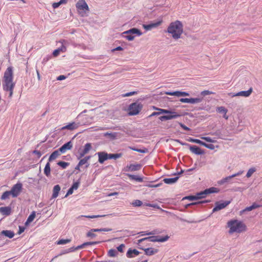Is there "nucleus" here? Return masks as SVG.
I'll use <instances>...</instances> for the list:
<instances>
[{"mask_svg": "<svg viewBox=\"0 0 262 262\" xmlns=\"http://www.w3.org/2000/svg\"><path fill=\"white\" fill-rule=\"evenodd\" d=\"M1 235H3L6 237H8L10 238H11L14 237V233L13 231L11 230H3L1 232Z\"/></svg>", "mask_w": 262, "mask_h": 262, "instance_id": "nucleus-30", "label": "nucleus"}, {"mask_svg": "<svg viewBox=\"0 0 262 262\" xmlns=\"http://www.w3.org/2000/svg\"><path fill=\"white\" fill-rule=\"evenodd\" d=\"M91 156H86L84 158L81 159L79 162V166H82L84 164H85V168H88L89 166V164L88 163V161L90 159Z\"/></svg>", "mask_w": 262, "mask_h": 262, "instance_id": "nucleus-27", "label": "nucleus"}, {"mask_svg": "<svg viewBox=\"0 0 262 262\" xmlns=\"http://www.w3.org/2000/svg\"><path fill=\"white\" fill-rule=\"evenodd\" d=\"M210 202V200H204V201H198L194 203H192L190 204H186L185 205V208H187L189 207H192L194 209H195V207L198 206V205H201L202 204L207 203H209Z\"/></svg>", "mask_w": 262, "mask_h": 262, "instance_id": "nucleus-20", "label": "nucleus"}, {"mask_svg": "<svg viewBox=\"0 0 262 262\" xmlns=\"http://www.w3.org/2000/svg\"><path fill=\"white\" fill-rule=\"evenodd\" d=\"M190 150L197 155H201L204 154V151L199 147L195 145H189Z\"/></svg>", "mask_w": 262, "mask_h": 262, "instance_id": "nucleus-16", "label": "nucleus"}, {"mask_svg": "<svg viewBox=\"0 0 262 262\" xmlns=\"http://www.w3.org/2000/svg\"><path fill=\"white\" fill-rule=\"evenodd\" d=\"M60 51L58 49H56V50H55L53 52V55L54 56V57H56L59 54V53H60Z\"/></svg>", "mask_w": 262, "mask_h": 262, "instance_id": "nucleus-64", "label": "nucleus"}, {"mask_svg": "<svg viewBox=\"0 0 262 262\" xmlns=\"http://www.w3.org/2000/svg\"><path fill=\"white\" fill-rule=\"evenodd\" d=\"M131 204L134 207H140L143 205V203L140 200H135L132 202Z\"/></svg>", "mask_w": 262, "mask_h": 262, "instance_id": "nucleus-36", "label": "nucleus"}, {"mask_svg": "<svg viewBox=\"0 0 262 262\" xmlns=\"http://www.w3.org/2000/svg\"><path fill=\"white\" fill-rule=\"evenodd\" d=\"M86 235L88 237H95L96 236V234L94 233L93 231H91V230L90 231L88 232Z\"/></svg>", "mask_w": 262, "mask_h": 262, "instance_id": "nucleus-60", "label": "nucleus"}, {"mask_svg": "<svg viewBox=\"0 0 262 262\" xmlns=\"http://www.w3.org/2000/svg\"><path fill=\"white\" fill-rule=\"evenodd\" d=\"M15 83H5L3 85V89L5 91H9V97H12L13 94V89L15 86Z\"/></svg>", "mask_w": 262, "mask_h": 262, "instance_id": "nucleus-15", "label": "nucleus"}, {"mask_svg": "<svg viewBox=\"0 0 262 262\" xmlns=\"http://www.w3.org/2000/svg\"><path fill=\"white\" fill-rule=\"evenodd\" d=\"M76 9L79 14L84 16L86 12L89 11V8L85 0H79L76 4Z\"/></svg>", "mask_w": 262, "mask_h": 262, "instance_id": "nucleus-3", "label": "nucleus"}, {"mask_svg": "<svg viewBox=\"0 0 262 262\" xmlns=\"http://www.w3.org/2000/svg\"><path fill=\"white\" fill-rule=\"evenodd\" d=\"M80 180L79 179L77 182H74L73 185H72L71 187L74 189V190H76L78 189L79 186V184H80Z\"/></svg>", "mask_w": 262, "mask_h": 262, "instance_id": "nucleus-47", "label": "nucleus"}, {"mask_svg": "<svg viewBox=\"0 0 262 262\" xmlns=\"http://www.w3.org/2000/svg\"><path fill=\"white\" fill-rule=\"evenodd\" d=\"M255 171V168H250L246 174V177L247 178H250Z\"/></svg>", "mask_w": 262, "mask_h": 262, "instance_id": "nucleus-44", "label": "nucleus"}, {"mask_svg": "<svg viewBox=\"0 0 262 262\" xmlns=\"http://www.w3.org/2000/svg\"><path fill=\"white\" fill-rule=\"evenodd\" d=\"M216 111L219 113L227 114L228 110L224 106L218 107Z\"/></svg>", "mask_w": 262, "mask_h": 262, "instance_id": "nucleus-39", "label": "nucleus"}, {"mask_svg": "<svg viewBox=\"0 0 262 262\" xmlns=\"http://www.w3.org/2000/svg\"><path fill=\"white\" fill-rule=\"evenodd\" d=\"M169 236L168 235H166L163 237H161L158 235L151 236H149V237H145V238H143L139 239L138 241L137 244H139L144 241H149L152 242H164L167 241L169 239Z\"/></svg>", "mask_w": 262, "mask_h": 262, "instance_id": "nucleus-5", "label": "nucleus"}, {"mask_svg": "<svg viewBox=\"0 0 262 262\" xmlns=\"http://www.w3.org/2000/svg\"><path fill=\"white\" fill-rule=\"evenodd\" d=\"M59 42L62 44V45L60 48L58 49H59L60 52H65L67 51V48L63 44L66 43L67 41L64 39H62L60 40Z\"/></svg>", "mask_w": 262, "mask_h": 262, "instance_id": "nucleus-33", "label": "nucleus"}, {"mask_svg": "<svg viewBox=\"0 0 262 262\" xmlns=\"http://www.w3.org/2000/svg\"><path fill=\"white\" fill-rule=\"evenodd\" d=\"M167 32L171 35L172 37L175 39L181 38L183 32V26L179 20H176L170 24L167 28Z\"/></svg>", "mask_w": 262, "mask_h": 262, "instance_id": "nucleus-1", "label": "nucleus"}, {"mask_svg": "<svg viewBox=\"0 0 262 262\" xmlns=\"http://www.w3.org/2000/svg\"><path fill=\"white\" fill-rule=\"evenodd\" d=\"M33 153L34 154L36 155L38 158H40L41 157V156L42 155L41 152L40 151H39V150H34L33 151Z\"/></svg>", "mask_w": 262, "mask_h": 262, "instance_id": "nucleus-61", "label": "nucleus"}, {"mask_svg": "<svg viewBox=\"0 0 262 262\" xmlns=\"http://www.w3.org/2000/svg\"><path fill=\"white\" fill-rule=\"evenodd\" d=\"M230 201H217L215 203V207L212 210V212H215L226 207L230 203Z\"/></svg>", "mask_w": 262, "mask_h": 262, "instance_id": "nucleus-9", "label": "nucleus"}, {"mask_svg": "<svg viewBox=\"0 0 262 262\" xmlns=\"http://www.w3.org/2000/svg\"><path fill=\"white\" fill-rule=\"evenodd\" d=\"M158 112V113H159L160 115V114H168L170 113V110L159 108Z\"/></svg>", "mask_w": 262, "mask_h": 262, "instance_id": "nucleus-50", "label": "nucleus"}, {"mask_svg": "<svg viewBox=\"0 0 262 262\" xmlns=\"http://www.w3.org/2000/svg\"><path fill=\"white\" fill-rule=\"evenodd\" d=\"M12 209L10 206L0 207V213L5 216H8L11 214Z\"/></svg>", "mask_w": 262, "mask_h": 262, "instance_id": "nucleus-18", "label": "nucleus"}, {"mask_svg": "<svg viewBox=\"0 0 262 262\" xmlns=\"http://www.w3.org/2000/svg\"><path fill=\"white\" fill-rule=\"evenodd\" d=\"M185 199H187L190 201L197 200L196 196H195V195H189V196H185L183 198L182 200H184Z\"/></svg>", "mask_w": 262, "mask_h": 262, "instance_id": "nucleus-51", "label": "nucleus"}, {"mask_svg": "<svg viewBox=\"0 0 262 262\" xmlns=\"http://www.w3.org/2000/svg\"><path fill=\"white\" fill-rule=\"evenodd\" d=\"M97 155L98 156V162L102 164L107 160V153L104 151L98 152Z\"/></svg>", "mask_w": 262, "mask_h": 262, "instance_id": "nucleus-19", "label": "nucleus"}, {"mask_svg": "<svg viewBox=\"0 0 262 262\" xmlns=\"http://www.w3.org/2000/svg\"><path fill=\"white\" fill-rule=\"evenodd\" d=\"M13 68L8 67L4 73V80L5 82H12L13 80Z\"/></svg>", "mask_w": 262, "mask_h": 262, "instance_id": "nucleus-11", "label": "nucleus"}, {"mask_svg": "<svg viewBox=\"0 0 262 262\" xmlns=\"http://www.w3.org/2000/svg\"><path fill=\"white\" fill-rule=\"evenodd\" d=\"M214 94V93H213V92H212L211 91H209L208 90H206V91H202L201 93V95L202 96H205L206 95H210V94Z\"/></svg>", "mask_w": 262, "mask_h": 262, "instance_id": "nucleus-52", "label": "nucleus"}, {"mask_svg": "<svg viewBox=\"0 0 262 262\" xmlns=\"http://www.w3.org/2000/svg\"><path fill=\"white\" fill-rule=\"evenodd\" d=\"M92 148V145L91 143H88L85 144L84 149L79 152V155L77 156V158L78 159H80L82 158L84 156L88 154L89 151Z\"/></svg>", "mask_w": 262, "mask_h": 262, "instance_id": "nucleus-14", "label": "nucleus"}, {"mask_svg": "<svg viewBox=\"0 0 262 262\" xmlns=\"http://www.w3.org/2000/svg\"><path fill=\"white\" fill-rule=\"evenodd\" d=\"M179 177H176L171 178H165L163 181L167 184H172L175 183L179 179Z\"/></svg>", "mask_w": 262, "mask_h": 262, "instance_id": "nucleus-29", "label": "nucleus"}, {"mask_svg": "<svg viewBox=\"0 0 262 262\" xmlns=\"http://www.w3.org/2000/svg\"><path fill=\"white\" fill-rule=\"evenodd\" d=\"M125 247V245L123 244H121L117 247V250L120 252H123V248Z\"/></svg>", "mask_w": 262, "mask_h": 262, "instance_id": "nucleus-58", "label": "nucleus"}, {"mask_svg": "<svg viewBox=\"0 0 262 262\" xmlns=\"http://www.w3.org/2000/svg\"><path fill=\"white\" fill-rule=\"evenodd\" d=\"M140 249L143 250L145 251V254L148 256L154 255L158 252V249H155L152 248H148L145 249L141 248Z\"/></svg>", "mask_w": 262, "mask_h": 262, "instance_id": "nucleus-23", "label": "nucleus"}, {"mask_svg": "<svg viewBox=\"0 0 262 262\" xmlns=\"http://www.w3.org/2000/svg\"><path fill=\"white\" fill-rule=\"evenodd\" d=\"M180 126L185 130H190V129L182 123H179Z\"/></svg>", "mask_w": 262, "mask_h": 262, "instance_id": "nucleus-63", "label": "nucleus"}, {"mask_svg": "<svg viewBox=\"0 0 262 262\" xmlns=\"http://www.w3.org/2000/svg\"><path fill=\"white\" fill-rule=\"evenodd\" d=\"M117 252L115 249H110L108 252V255L110 257H115L116 256Z\"/></svg>", "mask_w": 262, "mask_h": 262, "instance_id": "nucleus-42", "label": "nucleus"}, {"mask_svg": "<svg viewBox=\"0 0 262 262\" xmlns=\"http://www.w3.org/2000/svg\"><path fill=\"white\" fill-rule=\"evenodd\" d=\"M201 138L207 142L210 143H215L216 142V140L209 137H201Z\"/></svg>", "mask_w": 262, "mask_h": 262, "instance_id": "nucleus-41", "label": "nucleus"}, {"mask_svg": "<svg viewBox=\"0 0 262 262\" xmlns=\"http://www.w3.org/2000/svg\"><path fill=\"white\" fill-rule=\"evenodd\" d=\"M73 190H74V189L71 187L68 190V192H67L65 197H67L69 195L72 194L73 192Z\"/></svg>", "mask_w": 262, "mask_h": 262, "instance_id": "nucleus-62", "label": "nucleus"}, {"mask_svg": "<svg viewBox=\"0 0 262 262\" xmlns=\"http://www.w3.org/2000/svg\"><path fill=\"white\" fill-rule=\"evenodd\" d=\"M195 196H196L197 200L201 199L205 197L202 191L197 193Z\"/></svg>", "mask_w": 262, "mask_h": 262, "instance_id": "nucleus-55", "label": "nucleus"}, {"mask_svg": "<svg viewBox=\"0 0 262 262\" xmlns=\"http://www.w3.org/2000/svg\"><path fill=\"white\" fill-rule=\"evenodd\" d=\"M123 34H126L125 36V38L128 40L130 41L134 39L135 36L134 35L136 34L137 36H140L142 35V32L140 30L134 28L124 32Z\"/></svg>", "mask_w": 262, "mask_h": 262, "instance_id": "nucleus-6", "label": "nucleus"}, {"mask_svg": "<svg viewBox=\"0 0 262 262\" xmlns=\"http://www.w3.org/2000/svg\"><path fill=\"white\" fill-rule=\"evenodd\" d=\"M100 243V242H85L83 243V245L84 246H89V245H94L98 244Z\"/></svg>", "mask_w": 262, "mask_h": 262, "instance_id": "nucleus-53", "label": "nucleus"}, {"mask_svg": "<svg viewBox=\"0 0 262 262\" xmlns=\"http://www.w3.org/2000/svg\"><path fill=\"white\" fill-rule=\"evenodd\" d=\"M126 168L127 171H137L141 168V165L139 164H130L129 165H127Z\"/></svg>", "mask_w": 262, "mask_h": 262, "instance_id": "nucleus-22", "label": "nucleus"}, {"mask_svg": "<svg viewBox=\"0 0 262 262\" xmlns=\"http://www.w3.org/2000/svg\"><path fill=\"white\" fill-rule=\"evenodd\" d=\"M162 21H159L155 23H151L149 25H143V28L146 30H151L152 28H156L161 25Z\"/></svg>", "mask_w": 262, "mask_h": 262, "instance_id": "nucleus-24", "label": "nucleus"}, {"mask_svg": "<svg viewBox=\"0 0 262 262\" xmlns=\"http://www.w3.org/2000/svg\"><path fill=\"white\" fill-rule=\"evenodd\" d=\"M228 227L230 228L229 232L240 233L246 230V226L242 222L237 220H231L228 222Z\"/></svg>", "mask_w": 262, "mask_h": 262, "instance_id": "nucleus-2", "label": "nucleus"}, {"mask_svg": "<svg viewBox=\"0 0 262 262\" xmlns=\"http://www.w3.org/2000/svg\"><path fill=\"white\" fill-rule=\"evenodd\" d=\"M259 205H257L255 203H253L251 206L246 207L244 211H251L253 209L259 207Z\"/></svg>", "mask_w": 262, "mask_h": 262, "instance_id": "nucleus-34", "label": "nucleus"}, {"mask_svg": "<svg viewBox=\"0 0 262 262\" xmlns=\"http://www.w3.org/2000/svg\"><path fill=\"white\" fill-rule=\"evenodd\" d=\"M50 171H51V168H50V164L49 162H48L45 166V169H44V173L47 177H49L50 175Z\"/></svg>", "mask_w": 262, "mask_h": 262, "instance_id": "nucleus-32", "label": "nucleus"}, {"mask_svg": "<svg viewBox=\"0 0 262 262\" xmlns=\"http://www.w3.org/2000/svg\"><path fill=\"white\" fill-rule=\"evenodd\" d=\"M162 185V183H159V184H156V185H152V184H148L146 186L149 188H156V187H158L160 186H161Z\"/></svg>", "mask_w": 262, "mask_h": 262, "instance_id": "nucleus-59", "label": "nucleus"}, {"mask_svg": "<svg viewBox=\"0 0 262 262\" xmlns=\"http://www.w3.org/2000/svg\"><path fill=\"white\" fill-rule=\"evenodd\" d=\"M231 179L230 177V176H228V177H227L224 179H223L222 180H221V181H220L219 182V184H220V185H222V184H224L225 183L228 182L229 180H230Z\"/></svg>", "mask_w": 262, "mask_h": 262, "instance_id": "nucleus-48", "label": "nucleus"}, {"mask_svg": "<svg viewBox=\"0 0 262 262\" xmlns=\"http://www.w3.org/2000/svg\"><path fill=\"white\" fill-rule=\"evenodd\" d=\"M60 153L59 149L53 151L49 157V161L51 162L56 159L60 155Z\"/></svg>", "mask_w": 262, "mask_h": 262, "instance_id": "nucleus-28", "label": "nucleus"}, {"mask_svg": "<svg viewBox=\"0 0 262 262\" xmlns=\"http://www.w3.org/2000/svg\"><path fill=\"white\" fill-rule=\"evenodd\" d=\"M23 189V184L21 183H17L14 185L10 191L12 196L16 198L19 195Z\"/></svg>", "mask_w": 262, "mask_h": 262, "instance_id": "nucleus-8", "label": "nucleus"}, {"mask_svg": "<svg viewBox=\"0 0 262 262\" xmlns=\"http://www.w3.org/2000/svg\"><path fill=\"white\" fill-rule=\"evenodd\" d=\"M140 252L136 249H129L126 253V256L128 258L133 257L134 255H138Z\"/></svg>", "mask_w": 262, "mask_h": 262, "instance_id": "nucleus-25", "label": "nucleus"}, {"mask_svg": "<svg viewBox=\"0 0 262 262\" xmlns=\"http://www.w3.org/2000/svg\"><path fill=\"white\" fill-rule=\"evenodd\" d=\"M203 97L181 98L180 101L183 103H189L191 104L199 103L203 101Z\"/></svg>", "mask_w": 262, "mask_h": 262, "instance_id": "nucleus-12", "label": "nucleus"}, {"mask_svg": "<svg viewBox=\"0 0 262 262\" xmlns=\"http://www.w3.org/2000/svg\"><path fill=\"white\" fill-rule=\"evenodd\" d=\"M70 242H71V239H61L59 240L57 242V244L58 245H64V244H66Z\"/></svg>", "mask_w": 262, "mask_h": 262, "instance_id": "nucleus-43", "label": "nucleus"}, {"mask_svg": "<svg viewBox=\"0 0 262 262\" xmlns=\"http://www.w3.org/2000/svg\"><path fill=\"white\" fill-rule=\"evenodd\" d=\"M80 125V123L72 122L62 127L60 129L61 130L68 129L69 130H73L77 129Z\"/></svg>", "mask_w": 262, "mask_h": 262, "instance_id": "nucleus-13", "label": "nucleus"}, {"mask_svg": "<svg viewBox=\"0 0 262 262\" xmlns=\"http://www.w3.org/2000/svg\"><path fill=\"white\" fill-rule=\"evenodd\" d=\"M203 146L205 147L210 149H214V145L212 144H207L204 142Z\"/></svg>", "mask_w": 262, "mask_h": 262, "instance_id": "nucleus-54", "label": "nucleus"}, {"mask_svg": "<svg viewBox=\"0 0 262 262\" xmlns=\"http://www.w3.org/2000/svg\"><path fill=\"white\" fill-rule=\"evenodd\" d=\"M143 105L141 103L138 102L131 103L128 108V114L130 116H134L138 115L141 111Z\"/></svg>", "mask_w": 262, "mask_h": 262, "instance_id": "nucleus-4", "label": "nucleus"}, {"mask_svg": "<svg viewBox=\"0 0 262 262\" xmlns=\"http://www.w3.org/2000/svg\"><path fill=\"white\" fill-rule=\"evenodd\" d=\"M167 115L162 116L159 117V119L161 121H164L168 120L176 119L182 116L181 114L174 111H170V113L167 114Z\"/></svg>", "mask_w": 262, "mask_h": 262, "instance_id": "nucleus-7", "label": "nucleus"}, {"mask_svg": "<svg viewBox=\"0 0 262 262\" xmlns=\"http://www.w3.org/2000/svg\"><path fill=\"white\" fill-rule=\"evenodd\" d=\"M137 93H138V91L130 92L127 93H125L124 94H123L122 96L123 97H129L130 96H132V95H135V94H137Z\"/></svg>", "mask_w": 262, "mask_h": 262, "instance_id": "nucleus-56", "label": "nucleus"}, {"mask_svg": "<svg viewBox=\"0 0 262 262\" xmlns=\"http://www.w3.org/2000/svg\"><path fill=\"white\" fill-rule=\"evenodd\" d=\"M252 92H253V89L252 87H251L247 91H240L236 93H229L228 94V96H229L231 97H235V96H242V97H248L251 94Z\"/></svg>", "mask_w": 262, "mask_h": 262, "instance_id": "nucleus-10", "label": "nucleus"}, {"mask_svg": "<svg viewBox=\"0 0 262 262\" xmlns=\"http://www.w3.org/2000/svg\"><path fill=\"white\" fill-rule=\"evenodd\" d=\"M35 217V212L33 211L30 214V215L28 216V217L27 220V221L26 222L25 225H27L29 224V223H30L31 222H32L34 220Z\"/></svg>", "mask_w": 262, "mask_h": 262, "instance_id": "nucleus-31", "label": "nucleus"}, {"mask_svg": "<svg viewBox=\"0 0 262 262\" xmlns=\"http://www.w3.org/2000/svg\"><path fill=\"white\" fill-rule=\"evenodd\" d=\"M60 190V186L59 185H56L54 186L53 189V194L52 195V199L56 198Z\"/></svg>", "mask_w": 262, "mask_h": 262, "instance_id": "nucleus-26", "label": "nucleus"}, {"mask_svg": "<svg viewBox=\"0 0 262 262\" xmlns=\"http://www.w3.org/2000/svg\"><path fill=\"white\" fill-rule=\"evenodd\" d=\"M208 189L209 190V193H217L220 191L219 189L216 187H212Z\"/></svg>", "mask_w": 262, "mask_h": 262, "instance_id": "nucleus-45", "label": "nucleus"}, {"mask_svg": "<svg viewBox=\"0 0 262 262\" xmlns=\"http://www.w3.org/2000/svg\"><path fill=\"white\" fill-rule=\"evenodd\" d=\"M132 149L134 150L138 151L141 153H146L148 151V149L147 148H144V149H138L136 148H132Z\"/></svg>", "mask_w": 262, "mask_h": 262, "instance_id": "nucleus-46", "label": "nucleus"}, {"mask_svg": "<svg viewBox=\"0 0 262 262\" xmlns=\"http://www.w3.org/2000/svg\"><path fill=\"white\" fill-rule=\"evenodd\" d=\"M122 154L121 153L113 154V159H117L122 157Z\"/></svg>", "mask_w": 262, "mask_h": 262, "instance_id": "nucleus-57", "label": "nucleus"}, {"mask_svg": "<svg viewBox=\"0 0 262 262\" xmlns=\"http://www.w3.org/2000/svg\"><path fill=\"white\" fill-rule=\"evenodd\" d=\"M129 178L131 180H136L138 182H142L143 181V179L141 177H140L138 176L133 175V174H128Z\"/></svg>", "mask_w": 262, "mask_h": 262, "instance_id": "nucleus-35", "label": "nucleus"}, {"mask_svg": "<svg viewBox=\"0 0 262 262\" xmlns=\"http://www.w3.org/2000/svg\"><path fill=\"white\" fill-rule=\"evenodd\" d=\"M188 141L189 142H192V143H197V144H200V145H201L202 146H203V144L204 143V142L200 140L196 139L190 138L189 139H188Z\"/></svg>", "mask_w": 262, "mask_h": 262, "instance_id": "nucleus-38", "label": "nucleus"}, {"mask_svg": "<svg viewBox=\"0 0 262 262\" xmlns=\"http://www.w3.org/2000/svg\"><path fill=\"white\" fill-rule=\"evenodd\" d=\"M57 164L61 167L63 169H64L66 168L68 166H69L70 165V163H68V162H64V161H59L58 163H57Z\"/></svg>", "mask_w": 262, "mask_h": 262, "instance_id": "nucleus-40", "label": "nucleus"}, {"mask_svg": "<svg viewBox=\"0 0 262 262\" xmlns=\"http://www.w3.org/2000/svg\"><path fill=\"white\" fill-rule=\"evenodd\" d=\"M166 94L171 96H176L177 97L187 96L189 94L186 92L175 91L173 92H167Z\"/></svg>", "mask_w": 262, "mask_h": 262, "instance_id": "nucleus-21", "label": "nucleus"}, {"mask_svg": "<svg viewBox=\"0 0 262 262\" xmlns=\"http://www.w3.org/2000/svg\"><path fill=\"white\" fill-rule=\"evenodd\" d=\"M73 147V143L71 141L68 142L64 144L59 148V151L61 153H64L67 150H70Z\"/></svg>", "mask_w": 262, "mask_h": 262, "instance_id": "nucleus-17", "label": "nucleus"}, {"mask_svg": "<svg viewBox=\"0 0 262 262\" xmlns=\"http://www.w3.org/2000/svg\"><path fill=\"white\" fill-rule=\"evenodd\" d=\"M11 195L10 191H6L4 192L1 196V200H5L8 198H9V196Z\"/></svg>", "mask_w": 262, "mask_h": 262, "instance_id": "nucleus-37", "label": "nucleus"}, {"mask_svg": "<svg viewBox=\"0 0 262 262\" xmlns=\"http://www.w3.org/2000/svg\"><path fill=\"white\" fill-rule=\"evenodd\" d=\"M144 205H145L146 206L153 207L154 208H157V209H160V208L159 206L158 205L156 204L145 203L144 204Z\"/></svg>", "mask_w": 262, "mask_h": 262, "instance_id": "nucleus-49", "label": "nucleus"}]
</instances>
